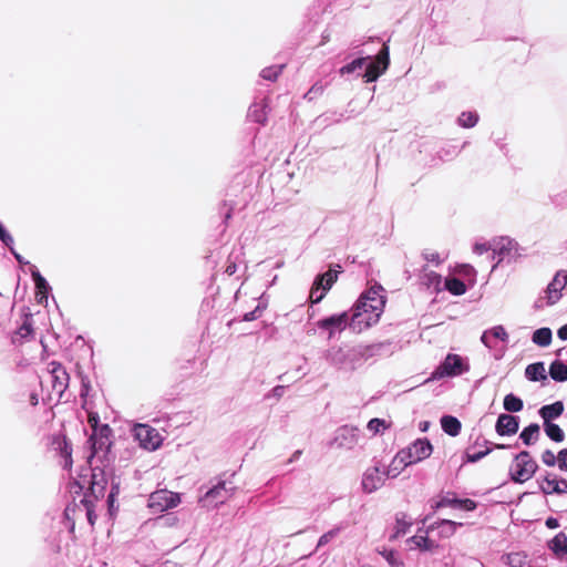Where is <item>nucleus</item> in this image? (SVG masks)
Listing matches in <instances>:
<instances>
[{"label":"nucleus","instance_id":"obj_6","mask_svg":"<svg viewBox=\"0 0 567 567\" xmlns=\"http://www.w3.org/2000/svg\"><path fill=\"white\" fill-rule=\"evenodd\" d=\"M523 247L517 240L508 236H498L492 239V252L497 258L493 269H495L503 261H516L523 256Z\"/></svg>","mask_w":567,"mask_h":567},{"label":"nucleus","instance_id":"obj_38","mask_svg":"<svg viewBox=\"0 0 567 567\" xmlns=\"http://www.w3.org/2000/svg\"><path fill=\"white\" fill-rule=\"evenodd\" d=\"M33 332L32 316L28 317L16 333V338H28Z\"/></svg>","mask_w":567,"mask_h":567},{"label":"nucleus","instance_id":"obj_54","mask_svg":"<svg viewBox=\"0 0 567 567\" xmlns=\"http://www.w3.org/2000/svg\"><path fill=\"white\" fill-rule=\"evenodd\" d=\"M546 526L548 528H557L559 526L558 520L556 518L549 517L546 520Z\"/></svg>","mask_w":567,"mask_h":567},{"label":"nucleus","instance_id":"obj_56","mask_svg":"<svg viewBox=\"0 0 567 567\" xmlns=\"http://www.w3.org/2000/svg\"><path fill=\"white\" fill-rule=\"evenodd\" d=\"M430 427V422L429 421H422L420 422L419 424V429L421 432H426Z\"/></svg>","mask_w":567,"mask_h":567},{"label":"nucleus","instance_id":"obj_57","mask_svg":"<svg viewBox=\"0 0 567 567\" xmlns=\"http://www.w3.org/2000/svg\"><path fill=\"white\" fill-rule=\"evenodd\" d=\"M488 336L489 334V330L488 331H485L482 337H481V341L486 346V347H489V342H488Z\"/></svg>","mask_w":567,"mask_h":567},{"label":"nucleus","instance_id":"obj_3","mask_svg":"<svg viewBox=\"0 0 567 567\" xmlns=\"http://www.w3.org/2000/svg\"><path fill=\"white\" fill-rule=\"evenodd\" d=\"M237 489L235 474L218 481L202 497L200 503L206 508H215L229 499Z\"/></svg>","mask_w":567,"mask_h":567},{"label":"nucleus","instance_id":"obj_53","mask_svg":"<svg viewBox=\"0 0 567 567\" xmlns=\"http://www.w3.org/2000/svg\"><path fill=\"white\" fill-rule=\"evenodd\" d=\"M557 334L559 339L567 340V323L559 328Z\"/></svg>","mask_w":567,"mask_h":567},{"label":"nucleus","instance_id":"obj_1","mask_svg":"<svg viewBox=\"0 0 567 567\" xmlns=\"http://www.w3.org/2000/svg\"><path fill=\"white\" fill-rule=\"evenodd\" d=\"M385 297L381 286H373L364 292L357 302L351 327L357 331H362L377 324L383 313Z\"/></svg>","mask_w":567,"mask_h":567},{"label":"nucleus","instance_id":"obj_5","mask_svg":"<svg viewBox=\"0 0 567 567\" xmlns=\"http://www.w3.org/2000/svg\"><path fill=\"white\" fill-rule=\"evenodd\" d=\"M468 359L457 353H447L432 373V380L461 377L470 371Z\"/></svg>","mask_w":567,"mask_h":567},{"label":"nucleus","instance_id":"obj_32","mask_svg":"<svg viewBox=\"0 0 567 567\" xmlns=\"http://www.w3.org/2000/svg\"><path fill=\"white\" fill-rule=\"evenodd\" d=\"M478 115L472 111H464L460 114L457 123L464 128H472L476 125Z\"/></svg>","mask_w":567,"mask_h":567},{"label":"nucleus","instance_id":"obj_26","mask_svg":"<svg viewBox=\"0 0 567 567\" xmlns=\"http://www.w3.org/2000/svg\"><path fill=\"white\" fill-rule=\"evenodd\" d=\"M525 374H526L527 379H529L530 381H542V380H546V378H547L546 368L543 362L529 364L526 368Z\"/></svg>","mask_w":567,"mask_h":567},{"label":"nucleus","instance_id":"obj_2","mask_svg":"<svg viewBox=\"0 0 567 567\" xmlns=\"http://www.w3.org/2000/svg\"><path fill=\"white\" fill-rule=\"evenodd\" d=\"M42 388L48 389V399H60L69 384V374L65 369L56 362H50L47 372L43 374Z\"/></svg>","mask_w":567,"mask_h":567},{"label":"nucleus","instance_id":"obj_41","mask_svg":"<svg viewBox=\"0 0 567 567\" xmlns=\"http://www.w3.org/2000/svg\"><path fill=\"white\" fill-rule=\"evenodd\" d=\"M380 554L391 567H401L403 565L399 556L392 550H383Z\"/></svg>","mask_w":567,"mask_h":567},{"label":"nucleus","instance_id":"obj_42","mask_svg":"<svg viewBox=\"0 0 567 567\" xmlns=\"http://www.w3.org/2000/svg\"><path fill=\"white\" fill-rule=\"evenodd\" d=\"M461 525V523H456L453 520H442L440 527L442 528V534L444 536H451L455 533L456 527Z\"/></svg>","mask_w":567,"mask_h":567},{"label":"nucleus","instance_id":"obj_20","mask_svg":"<svg viewBox=\"0 0 567 567\" xmlns=\"http://www.w3.org/2000/svg\"><path fill=\"white\" fill-rule=\"evenodd\" d=\"M326 358L331 364L342 368L347 364L348 353L343 347L336 346L327 351Z\"/></svg>","mask_w":567,"mask_h":567},{"label":"nucleus","instance_id":"obj_39","mask_svg":"<svg viewBox=\"0 0 567 567\" xmlns=\"http://www.w3.org/2000/svg\"><path fill=\"white\" fill-rule=\"evenodd\" d=\"M37 286H38V303H42L43 300L47 301V299H48V296H47L48 285L45 282L44 278L41 277L39 274H38Z\"/></svg>","mask_w":567,"mask_h":567},{"label":"nucleus","instance_id":"obj_30","mask_svg":"<svg viewBox=\"0 0 567 567\" xmlns=\"http://www.w3.org/2000/svg\"><path fill=\"white\" fill-rule=\"evenodd\" d=\"M549 375L558 382L567 381V365L560 361H554L549 367Z\"/></svg>","mask_w":567,"mask_h":567},{"label":"nucleus","instance_id":"obj_35","mask_svg":"<svg viewBox=\"0 0 567 567\" xmlns=\"http://www.w3.org/2000/svg\"><path fill=\"white\" fill-rule=\"evenodd\" d=\"M504 409L509 412H519L523 409V401L514 394L504 398Z\"/></svg>","mask_w":567,"mask_h":567},{"label":"nucleus","instance_id":"obj_59","mask_svg":"<svg viewBox=\"0 0 567 567\" xmlns=\"http://www.w3.org/2000/svg\"><path fill=\"white\" fill-rule=\"evenodd\" d=\"M328 542V535H323L321 536L320 540H319V545H323Z\"/></svg>","mask_w":567,"mask_h":567},{"label":"nucleus","instance_id":"obj_60","mask_svg":"<svg viewBox=\"0 0 567 567\" xmlns=\"http://www.w3.org/2000/svg\"><path fill=\"white\" fill-rule=\"evenodd\" d=\"M235 269H236V266H228V267H227V272H228L229 275H231V274H234V272H235Z\"/></svg>","mask_w":567,"mask_h":567},{"label":"nucleus","instance_id":"obj_47","mask_svg":"<svg viewBox=\"0 0 567 567\" xmlns=\"http://www.w3.org/2000/svg\"><path fill=\"white\" fill-rule=\"evenodd\" d=\"M282 68L281 66H271L268 69L262 70V78L266 80H276L278 75L280 74Z\"/></svg>","mask_w":567,"mask_h":567},{"label":"nucleus","instance_id":"obj_45","mask_svg":"<svg viewBox=\"0 0 567 567\" xmlns=\"http://www.w3.org/2000/svg\"><path fill=\"white\" fill-rule=\"evenodd\" d=\"M488 250H492V240L488 243L485 241H476L473 245V254L477 256H482L486 254Z\"/></svg>","mask_w":567,"mask_h":567},{"label":"nucleus","instance_id":"obj_40","mask_svg":"<svg viewBox=\"0 0 567 567\" xmlns=\"http://www.w3.org/2000/svg\"><path fill=\"white\" fill-rule=\"evenodd\" d=\"M118 494V486L115 485L112 487V491L110 492L107 496V507H109V514L110 516H114L117 507L115 506L116 496Z\"/></svg>","mask_w":567,"mask_h":567},{"label":"nucleus","instance_id":"obj_18","mask_svg":"<svg viewBox=\"0 0 567 567\" xmlns=\"http://www.w3.org/2000/svg\"><path fill=\"white\" fill-rule=\"evenodd\" d=\"M518 430V422L515 416L509 414H502L498 416L496 423V431L499 435H511Z\"/></svg>","mask_w":567,"mask_h":567},{"label":"nucleus","instance_id":"obj_16","mask_svg":"<svg viewBox=\"0 0 567 567\" xmlns=\"http://www.w3.org/2000/svg\"><path fill=\"white\" fill-rule=\"evenodd\" d=\"M540 489L545 494H567V481L549 474L542 480Z\"/></svg>","mask_w":567,"mask_h":567},{"label":"nucleus","instance_id":"obj_36","mask_svg":"<svg viewBox=\"0 0 567 567\" xmlns=\"http://www.w3.org/2000/svg\"><path fill=\"white\" fill-rule=\"evenodd\" d=\"M337 280V271L329 270L317 279V282L323 289V291H328L333 282Z\"/></svg>","mask_w":567,"mask_h":567},{"label":"nucleus","instance_id":"obj_33","mask_svg":"<svg viewBox=\"0 0 567 567\" xmlns=\"http://www.w3.org/2000/svg\"><path fill=\"white\" fill-rule=\"evenodd\" d=\"M544 429L549 439H551L555 442H563L564 441V432L559 427V425L554 424L551 422L544 423Z\"/></svg>","mask_w":567,"mask_h":567},{"label":"nucleus","instance_id":"obj_43","mask_svg":"<svg viewBox=\"0 0 567 567\" xmlns=\"http://www.w3.org/2000/svg\"><path fill=\"white\" fill-rule=\"evenodd\" d=\"M326 292L327 291H323V289L320 287V285L316 281L310 291L311 302H313V303L320 302L323 299Z\"/></svg>","mask_w":567,"mask_h":567},{"label":"nucleus","instance_id":"obj_4","mask_svg":"<svg viewBox=\"0 0 567 567\" xmlns=\"http://www.w3.org/2000/svg\"><path fill=\"white\" fill-rule=\"evenodd\" d=\"M106 488V478L103 473H93L92 482L90 486V493L85 495V497L81 501V508L85 512L87 520L91 526L95 524L96 514L95 507L96 503L104 497Z\"/></svg>","mask_w":567,"mask_h":567},{"label":"nucleus","instance_id":"obj_10","mask_svg":"<svg viewBox=\"0 0 567 567\" xmlns=\"http://www.w3.org/2000/svg\"><path fill=\"white\" fill-rule=\"evenodd\" d=\"M181 504V496L178 493L159 489L153 492L147 502L148 508L155 513H163L165 511L177 507Z\"/></svg>","mask_w":567,"mask_h":567},{"label":"nucleus","instance_id":"obj_44","mask_svg":"<svg viewBox=\"0 0 567 567\" xmlns=\"http://www.w3.org/2000/svg\"><path fill=\"white\" fill-rule=\"evenodd\" d=\"M423 258L425 261L433 265H440L442 261L440 254L434 249H425L423 251Z\"/></svg>","mask_w":567,"mask_h":567},{"label":"nucleus","instance_id":"obj_50","mask_svg":"<svg viewBox=\"0 0 567 567\" xmlns=\"http://www.w3.org/2000/svg\"><path fill=\"white\" fill-rule=\"evenodd\" d=\"M0 239L4 243V244H9L12 241V238L11 236L4 230V228L2 227V225L0 224Z\"/></svg>","mask_w":567,"mask_h":567},{"label":"nucleus","instance_id":"obj_23","mask_svg":"<svg viewBox=\"0 0 567 567\" xmlns=\"http://www.w3.org/2000/svg\"><path fill=\"white\" fill-rule=\"evenodd\" d=\"M408 546L410 549H420V550H432L435 547V543L430 540L426 534H416L408 540Z\"/></svg>","mask_w":567,"mask_h":567},{"label":"nucleus","instance_id":"obj_31","mask_svg":"<svg viewBox=\"0 0 567 567\" xmlns=\"http://www.w3.org/2000/svg\"><path fill=\"white\" fill-rule=\"evenodd\" d=\"M390 422L386 420L374 417L368 422L367 430L373 435L382 434L390 427Z\"/></svg>","mask_w":567,"mask_h":567},{"label":"nucleus","instance_id":"obj_27","mask_svg":"<svg viewBox=\"0 0 567 567\" xmlns=\"http://www.w3.org/2000/svg\"><path fill=\"white\" fill-rule=\"evenodd\" d=\"M441 426L443 431L451 436H456L461 431V422L451 415H444L441 419Z\"/></svg>","mask_w":567,"mask_h":567},{"label":"nucleus","instance_id":"obj_21","mask_svg":"<svg viewBox=\"0 0 567 567\" xmlns=\"http://www.w3.org/2000/svg\"><path fill=\"white\" fill-rule=\"evenodd\" d=\"M453 275L457 278H463V281L470 286H474L476 278V270L470 264H461L454 267Z\"/></svg>","mask_w":567,"mask_h":567},{"label":"nucleus","instance_id":"obj_61","mask_svg":"<svg viewBox=\"0 0 567 567\" xmlns=\"http://www.w3.org/2000/svg\"><path fill=\"white\" fill-rule=\"evenodd\" d=\"M71 512H74V509H72L71 507H68V508L65 509V513H66V516H68V517H70Z\"/></svg>","mask_w":567,"mask_h":567},{"label":"nucleus","instance_id":"obj_63","mask_svg":"<svg viewBox=\"0 0 567 567\" xmlns=\"http://www.w3.org/2000/svg\"><path fill=\"white\" fill-rule=\"evenodd\" d=\"M299 455H300V452H299V451H297V452H295V453H293L292 457H293V458H298V457H299Z\"/></svg>","mask_w":567,"mask_h":567},{"label":"nucleus","instance_id":"obj_29","mask_svg":"<svg viewBox=\"0 0 567 567\" xmlns=\"http://www.w3.org/2000/svg\"><path fill=\"white\" fill-rule=\"evenodd\" d=\"M553 333L549 328H539L534 331L532 340L539 347H548L551 343Z\"/></svg>","mask_w":567,"mask_h":567},{"label":"nucleus","instance_id":"obj_51","mask_svg":"<svg viewBox=\"0 0 567 567\" xmlns=\"http://www.w3.org/2000/svg\"><path fill=\"white\" fill-rule=\"evenodd\" d=\"M429 285L440 284L441 277L436 272H430L427 275Z\"/></svg>","mask_w":567,"mask_h":567},{"label":"nucleus","instance_id":"obj_8","mask_svg":"<svg viewBox=\"0 0 567 567\" xmlns=\"http://www.w3.org/2000/svg\"><path fill=\"white\" fill-rule=\"evenodd\" d=\"M99 414L91 412L89 414V423L93 430L91 435L93 455L99 452H107L111 447V429L109 425H99Z\"/></svg>","mask_w":567,"mask_h":567},{"label":"nucleus","instance_id":"obj_24","mask_svg":"<svg viewBox=\"0 0 567 567\" xmlns=\"http://www.w3.org/2000/svg\"><path fill=\"white\" fill-rule=\"evenodd\" d=\"M503 560L509 567H530V560L525 553L514 551L505 555Z\"/></svg>","mask_w":567,"mask_h":567},{"label":"nucleus","instance_id":"obj_22","mask_svg":"<svg viewBox=\"0 0 567 567\" xmlns=\"http://www.w3.org/2000/svg\"><path fill=\"white\" fill-rule=\"evenodd\" d=\"M440 506H450V507H453L456 509L470 512V511L475 509L476 504L474 501L468 499V498L457 499V498L445 497L437 504V507H440Z\"/></svg>","mask_w":567,"mask_h":567},{"label":"nucleus","instance_id":"obj_17","mask_svg":"<svg viewBox=\"0 0 567 567\" xmlns=\"http://www.w3.org/2000/svg\"><path fill=\"white\" fill-rule=\"evenodd\" d=\"M411 463L406 458L405 454L400 450L394 457L391 460L390 464L386 467L385 476L388 478L398 477L404 468H406Z\"/></svg>","mask_w":567,"mask_h":567},{"label":"nucleus","instance_id":"obj_37","mask_svg":"<svg viewBox=\"0 0 567 567\" xmlns=\"http://www.w3.org/2000/svg\"><path fill=\"white\" fill-rule=\"evenodd\" d=\"M367 61V58H359V59H355L353 60L351 63L342 66L340 69V73L341 74H350V73H353L354 71L361 69L364 63Z\"/></svg>","mask_w":567,"mask_h":567},{"label":"nucleus","instance_id":"obj_12","mask_svg":"<svg viewBox=\"0 0 567 567\" xmlns=\"http://www.w3.org/2000/svg\"><path fill=\"white\" fill-rule=\"evenodd\" d=\"M401 451L412 465L427 458L432 454L433 446L426 439H419Z\"/></svg>","mask_w":567,"mask_h":567},{"label":"nucleus","instance_id":"obj_9","mask_svg":"<svg viewBox=\"0 0 567 567\" xmlns=\"http://www.w3.org/2000/svg\"><path fill=\"white\" fill-rule=\"evenodd\" d=\"M537 467V463L532 456L527 452H522L514 458L509 474L513 481L524 483L534 476Z\"/></svg>","mask_w":567,"mask_h":567},{"label":"nucleus","instance_id":"obj_19","mask_svg":"<svg viewBox=\"0 0 567 567\" xmlns=\"http://www.w3.org/2000/svg\"><path fill=\"white\" fill-rule=\"evenodd\" d=\"M444 288L453 296H463L467 291V284L451 275L445 278Z\"/></svg>","mask_w":567,"mask_h":567},{"label":"nucleus","instance_id":"obj_13","mask_svg":"<svg viewBox=\"0 0 567 567\" xmlns=\"http://www.w3.org/2000/svg\"><path fill=\"white\" fill-rule=\"evenodd\" d=\"M566 285H567V271L566 270L557 271L545 290V299H546L547 305L553 306L560 300V298L563 296V290L565 289Z\"/></svg>","mask_w":567,"mask_h":567},{"label":"nucleus","instance_id":"obj_62","mask_svg":"<svg viewBox=\"0 0 567 567\" xmlns=\"http://www.w3.org/2000/svg\"><path fill=\"white\" fill-rule=\"evenodd\" d=\"M480 458V455H476V456H470V461L471 462H475L476 460Z\"/></svg>","mask_w":567,"mask_h":567},{"label":"nucleus","instance_id":"obj_15","mask_svg":"<svg viewBox=\"0 0 567 567\" xmlns=\"http://www.w3.org/2000/svg\"><path fill=\"white\" fill-rule=\"evenodd\" d=\"M385 472L382 473L379 467H369L362 476V488L367 493L379 489L384 483Z\"/></svg>","mask_w":567,"mask_h":567},{"label":"nucleus","instance_id":"obj_49","mask_svg":"<svg viewBox=\"0 0 567 567\" xmlns=\"http://www.w3.org/2000/svg\"><path fill=\"white\" fill-rule=\"evenodd\" d=\"M556 463L561 471L567 472V449L559 451Z\"/></svg>","mask_w":567,"mask_h":567},{"label":"nucleus","instance_id":"obj_55","mask_svg":"<svg viewBox=\"0 0 567 567\" xmlns=\"http://www.w3.org/2000/svg\"><path fill=\"white\" fill-rule=\"evenodd\" d=\"M62 454L65 456L66 464H68L69 463L68 458H70V456H71V449L68 446L66 442H64V446L62 449Z\"/></svg>","mask_w":567,"mask_h":567},{"label":"nucleus","instance_id":"obj_25","mask_svg":"<svg viewBox=\"0 0 567 567\" xmlns=\"http://www.w3.org/2000/svg\"><path fill=\"white\" fill-rule=\"evenodd\" d=\"M563 412H564V404L559 401L555 402L553 404H549V405H545L539 411L540 416L544 420V423L550 422L551 420L557 419L558 416L561 415Z\"/></svg>","mask_w":567,"mask_h":567},{"label":"nucleus","instance_id":"obj_28","mask_svg":"<svg viewBox=\"0 0 567 567\" xmlns=\"http://www.w3.org/2000/svg\"><path fill=\"white\" fill-rule=\"evenodd\" d=\"M549 548L556 556L567 554V536L564 533L557 534L549 543Z\"/></svg>","mask_w":567,"mask_h":567},{"label":"nucleus","instance_id":"obj_48","mask_svg":"<svg viewBox=\"0 0 567 567\" xmlns=\"http://www.w3.org/2000/svg\"><path fill=\"white\" fill-rule=\"evenodd\" d=\"M542 461L547 466H554L557 462V456L554 452L547 450L542 454Z\"/></svg>","mask_w":567,"mask_h":567},{"label":"nucleus","instance_id":"obj_14","mask_svg":"<svg viewBox=\"0 0 567 567\" xmlns=\"http://www.w3.org/2000/svg\"><path fill=\"white\" fill-rule=\"evenodd\" d=\"M348 323V313L342 312L321 319L317 322L318 328L329 332L328 338L331 339L337 331L344 330Z\"/></svg>","mask_w":567,"mask_h":567},{"label":"nucleus","instance_id":"obj_58","mask_svg":"<svg viewBox=\"0 0 567 567\" xmlns=\"http://www.w3.org/2000/svg\"><path fill=\"white\" fill-rule=\"evenodd\" d=\"M252 319H255V312H250V313L245 315V320L249 321V320H252Z\"/></svg>","mask_w":567,"mask_h":567},{"label":"nucleus","instance_id":"obj_52","mask_svg":"<svg viewBox=\"0 0 567 567\" xmlns=\"http://www.w3.org/2000/svg\"><path fill=\"white\" fill-rule=\"evenodd\" d=\"M250 116L256 121V122H262L265 120L264 115L260 113V112H257L256 110H251L250 111Z\"/></svg>","mask_w":567,"mask_h":567},{"label":"nucleus","instance_id":"obj_46","mask_svg":"<svg viewBox=\"0 0 567 567\" xmlns=\"http://www.w3.org/2000/svg\"><path fill=\"white\" fill-rule=\"evenodd\" d=\"M489 334L493 336L495 339H499L504 342L508 340V333L503 326L493 327L492 329H489Z\"/></svg>","mask_w":567,"mask_h":567},{"label":"nucleus","instance_id":"obj_34","mask_svg":"<svg viewBox=\"0 0 567 567\" xmlns=\"http://www.w3.org/2000/svg\"><path fill=\"white\" fill-rule=\"evenodd\" d=\"M539 435V426L537 424H532L523 430L520 433V439L525 444L529 445L534 443Z\"/></svg>","mask_w":567,"mask_h":567},{"label":"nucleus","instance_id":"obj_11","mask_svg":"<svg viewBox=\"0 0 567 567\" xmlns=\"http://www.w3.org/2000/svg\"><path fill=\"white\" fill-rule=\"evenodd\" d=\"M389 64V48L384 45L383 49L377 54L374 60L368 65L364 73L365 82L370 83L377 81L378 78L388 70Z\"/></svg>","mask_w":567,"mask_h":567},{"label":"nucleus","instance_id":"obj_7","mask_svg":"<svg viewBox=\"0 0 567 567\" xmlns=\"http://www.w3.org/2000/svg\"><path fill=\"white\" fill-rule=\"evenodd\" d=\"M132 434L138 446L147 452L157 451L165 440L163 432L143 423L134 424Z\"/></svg>","mask_w":567,"mask_h":567}]
</instances>
